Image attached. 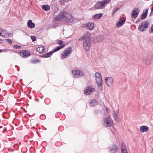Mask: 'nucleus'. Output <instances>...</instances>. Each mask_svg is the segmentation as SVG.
Listing matches in <instances>:
<instances>
[{"mask_svg":"<svg viewBox=\"0 0 153 153\" xmlns=\"http://www.w3.org/2000/svg\"><path fill=\"white\" fill-rule=\"evenodd\" d=\"M90 33H87L85 34L83 36L81 37L79 40V41H82L83 47L84 49L86 51H88L89 50L91 46L90 38Z\"/></svg>","mask_w":153,"mask_h":153,"instance_id":"1","label":"nucleus"},{"mask_svg":"<svg viewBox=\"0 0 153 153\" xmlns=\"http://www.w3.org/2000/svg\"><path fill=\"white\" fill-rule=\"evenodd\" d=\"M102 124L105 127H109L113 126V122L111 117L107 116L102 120Z\"/></svg>","mask_w":153,"mask_h":153,"instance_id":"2","label":"nucleus"},{"mask_svg":"<svg viewBox=\"0 0 153 153\" xmlns=\"http://www.w3.org/2000/svg\"><path fill=\"white\" fill-rule=\"evenodd\" d=\"M63 12L64 13L63 16V21L70 23H72L74 22V19L71 15L65 11H63Z\"/></svg>","mask_w":153,"mask_h":153,"instance_id":"3","label":"nucleus"},{"mask_svg":"<svg viewBox=\"0 0 153 153\" xmlns=\"http://www.w3.org/2000/svg\"><path fill=\"white\" fill-rule=\"evenodd\" d=\"M110 0H104L99 1L96 3V9H102L110 1Z\"/></svg>","mask_w":153,"mask_h":153,"instance_id":"4","label":"nucleus"},{"mask_svg":"<svg viewBox=\"0 0 153 153\" xmlns=\"http://www.w3.org/2000/svg\"><path fill=\"white\" fill-rule=\"evenodd\" d=\"M149 22L146 21L142 22L140 25L139 27V30L141 31H145L148 27Z\"/></svg>","mask_w":153,"mask_h":153,"instance_id":"5","label":"nucleus"},{"mask_svg":"<svg viewBox=\"0 0 153 153\" xmlns=\"http://www.w3.org/2000/svg\"><path fill=\"white\" fill-rule=\"evenodd\" d=\"M73 77L74 78H80L84 75L83 72L79 70H74L72 71Z\"/></svg>","mask_w":153,"mask_h":153,"instance_id":"6","label":"nucleus"},{"mask_svg":"<svg viewBox=\"0 0 153 153\" xmlns=\"http://www.w3.org/2000/svg\"><path fill=\"white\" fill-rule=\"evenodd\" d=\"M72 48H66L64 52L62 54V58H67L68 56L70 55L71 52L72 51Z\"/></svg>","mask_w":153,"mask_h":153,"instance_id":"7","label":"nucleus"},{"mask_svg":"<svg viewBox=\"0 0 153 153\" xmlns=\"http://www.w3.org/2000/svg\"><path fill=\"white\" fill-rule=\"evenodd\" d=\"M140 10L138 8H136L133 9L131 13V17L136 19L138 15Z\"/></svg>","mask_w":153,"mask_h":153,"instance_id":"8","label":"nucleus"},{"mask_svg":"<svg viewBox=\"0 0 153 153\" xmlns=\"http://www.w3.org/2000/svg\"><path fill=\"white\" fill-rule=\"evenodd\" d=\"M94 89L91 86L86 87L84 91L85 94L86 95H89L94 91Z\"/></svg>","mask_w":153,"mask_h":153,"instance_id":"9","label":"nucleus"},{"mask_svg":"<svg viewBox=\"0 0 153 153\" xmlns=\"http://www.w3.org/2000/svg\"><path fill=\"white\" fill-rule=\"evenodd\" d=\"M108 152L110 153H116L118 150V147L115 145L113 144L108 148Z\"/></svg>","mask_w":153,"mask_h":153,"instance_id":"10","label":"nucleus"},{"mask_svg":"<svg viewBox=\"0 0 153 153\" xmlns=\"http://www.w3.org/2000/svg\"><path fill=\"white\" fill-rule=\"evenodd\" d=\"M105 80L107 85L110 87H112L113 80L111 77H108L105 79Z\"/></svg>","mask_w":153,"mask_h":153,"instance_id":"11","label":"nucleus"},{"mask_svg":"<svg viewBox=\"0 0 153 153\" xmlns=\"http://www.w3.org/2000/svg\"><path fill=\"white\" fill-rule=\"evenodd\" d=\"M153 61V55H148L146 59L145 64L147 65H150Z\"/></svg>","mask_w":153,"mask_h":153,"instance_id":"12","label":"nucleus"},{"mask_svg":"<svg viewBox=\"0 0 153 153\" xmlns=\"http://www.w3.org/2000/svg\"><path fill=\"white\" fill-rule=\"evenodd\" d=\"M64 13L63 11H62L59 13L57 15L56 17V19L58 20H61L62 21H63V16Z\"/></svg>","mask_w":153,"mask_h":153,"instance_id":"13","label":"nucleus"},{"mask_svg":"<svg viewBox=\"0 0 153 153\" xmlns=\"http://www.w3.org/2000/svg\"><path fill=\"white\" fill-rule=\"evenodd\" d=\"M30 53L28 51L26 50L21 51L20 53V56L24 58L29 56L30 55Z\"/></svg>","mask_w":153,"mask_h":153,"instance_id":"14","label":"nucleus"},{"mask_svg":"<svg viewBox=\"0 0 153 153\" xmlns=\"http://www.w3.org/2000/svg\"><path fill=\"white\" fill-rule=\"evenodd\" d=\"M126 19L123 17H121L119 19L118 22H117V25L119 27L121 26L124 24L125 22Z\"/></svg>","mask_w":153,"mask_h":153,"instance_id":"15","label":"nucleus"},{"mask_svg":"<svg viewBox=\"0 0 153 153\" xmlns=\"http://www.w3.org/2000/svg\"><path fill=\"white\" fill-rule=\"evenodd\" d=\"M8 33L5 30H2L0 29V35L4 37H7L8 36Z\"/></svg>","mask_w":153,"mask_h":153,"instance_id":"16","label":"nucleus"},{"mask_svg":"<svg viewBox=\"0 0 153 153\" xmlns=\"http://www.w3.org/2000/svg\"><path fill=\"white\" fill-rule=\"evenodd\" d=\"M102 82V80H98L96 79V83L97 84V86L98 89L101 91H102L103 89Z\"/></svg>","mask_w":153,"mask_h":153,"instance_id":"17","label":"nucleus"},{"mask_svg":"<svg viewBox=\"0 0 153 153\" xmlns=\"http://www.w3.org/2000/svg\"><path fill=\"white\" fill-rule=\"evenodd\" d=\"M149 128L146 126H142L140 127V130L142 132H144L148 131Z\"/></svg>","mask_w":153,"mask_h":153,"instance_id":"18","label":"nucleus"},{"mask_svg":"<svg viewBox=\"0 0 153 153\" xmlns=\"http://www.w3.org/2000/svg\"><path fill=\"white\" fill-rule=\"evenodd\" d=\"M148 12V9H146V10H143V13L141 15V18L142 20L145 19L147 16Z\"/></svg>","mask_w":153,"mask_h":153,"instance_id":"19","label":"nucleus"},{"mask_svg":"<svg viewBox=\"0 0 153 153\" xmlns=\"http://www.w3.org/2000/svg\"><path fill=\"white\" fill-rule=\"evenodd\" d=\"M86 26L90 30H92L94 27V24L92 22H90L86 25Z\"/></svg>","mask_w":153,"mask_h":153,"instance_id":"20","label":"nucleus"},{"mask_svg":"<svg viewBox=\"0 0 153 153\" xmlns=\"http://www.w3.org/2000/svg\"><path fill=\"white\" fill-rule=\"evenodd\" d=\"M27 25L28 27L30 28H33L35 27V24L33 23L31 20H29L27 22Z\"/></svg>","mask_w":153,"mask_h":153,"instance_id":"21","label":"nucleus"},{"mask_svg":"<svg viewBox=\"0 0 153 153\" xmlns=\"http://www.w3.org/2000/svg\"><path fill=\"white\" fill-rule=\"evenodd\" d=\"M65 46V45L62 44L60 46H58L57 47H56V48H55L52 51L53 53L56 52L58 51H59V50L61 49L62 48Z\"/></svg>","mask_w":153,"mask_h":153,"instance_id":"22","label":"nucleus"},{"mask_svg":"<svg viewBox=\"0 0 153 153\" xmlns=\"http://www.w3.org/2000/svg\"><path fill=\"white\" fill-rule=\"evenodd\" d=\"M44 49L45 48L43 46L38 47L36 49L37 51L40 53H42L44 51Z\"/></svg>","mask_w":153,"mask_h":153,"instance_id":"23","label":"nucleus"},{"mask_svg":"<svg viewBox=\"0 0 153 153\" xmlns=\"http://www.w3.org/2000/svg\"><path fill=\"white\" fill-rule=\"evenodd\" d=\"M53 53H54L53 52V51H52L44 55L43 56V57L44 58H48L49 57L51 56V55Z\"/></svg>","mask_w":153,"mask_h":153,"instance_id":"24","label":"nucleus"},{"mask_svg":"<svg viewBox=\"0 0 153 153\" xmlns=\"http://www.w3.org/2000/svg\"><path fill=\"white\" fill-rule=\"evenodd\" d=\"M42 8L44 10L48 11L50 9V7L48 5H43Z\"/></svg>","mask_w":153,"mask_h":153,"instance_id":"25","label":"nucleus"},{"mask_svg":"<svg viewBox=\"0 0 153 153\" xmlns=\"http://www.w3.org/2000/svg\"><path fill=\"white\" fill-rule=\"evenodd\" d=\"M96 79L98 80H102L101 74L99 73L96 72Z\"/></svg>","mask_w":153,"mask_h":153,"instance_id":"26","label":"nucleus"},{"mask_svg":"<svg viewBox=\"0 0 153 153\" xmlns=\"http://www.w3.org/2000/svg\"><path fill=\"white\" fill-rule=\"evenodd\" d=\"M89 105L91 107L94 106L96 105V100H91L89 103Z\"/></svg>","mask_w":153,"mask_h":153,"instance_id":"27","label":"nucleus"},{"mask_svg":"<svg viewBox=\"0 0 153 153\" xmlns=\"http://www.w3.org/2000/svg\"><path fill=\"white\" fill-rule=\"evenodd\" d=\"M103 37L104 36L103 35H100L97 38H96L97 41L99 42L102 40L103 38Z\"/></svg>","mask_w":153,"mask_h":153,"instance_id":"28","label":"nucleus"},{"mask_svg":"<svg viewBox=\"0 0 153 153\" xmlns=\"http://www.w3.org/2000/svg\"><path fill=\"white\" fill-rule=\"evenodd\" d=\"M118 112H116L113 114V116L114 117V118L115 120H117L118 119Z\"/></svg>","mask_w":153,"mask_h":153,"instance_id":"29","label":"nucleus"},{"mask_svg":"<svg viewBox=\"0 0 153 153\" xmlns=\"http://www.w3.org/2000/svg\"><path fill=\"white\" fill-rule=\"evenodd\" d=\"M102 16V13H99L96 14V19H100Z\"/></svg>","mask_w":153,"mask_h":153,"instance_id":"30","label":"nucleus"},{"mask_svg":"<svg viewBox=\"0 0 153 153\" xmlns=\"http://www.w3.org/2000/svg\"><path fill=\"white\" fill-rule=\"evenodd\" d=\"M31 38L33 42L35 41L36 40V38L35 36H31Z\"/></svg>","mask_w":153,"mask_h":153,"instance_id":"31","label":"nucleus"},{"mask_svg":"<svg viewBox=\"0 0 153 153\" xmlns=\"http://www.w3.org/2000/svg\"><path fill=\"white\" fill-rule=\"evenodd\" d=\"M5 40L7 42L9 43L10 44H11L12 43V42L10 39H5Z\"/></svg>","mask_w":153,"mask_h":153,"instance_id":"32","label":"nucleus"},{"mask_svg":"<svg viewBox=\"0 0 153 153\" xmlns=\"http://www.w3.org/2000/svg\"><path fill=\"white\" fill-rule=\"evenodd\" d=\"M119 9L118 8L115 7L113 10V14H114L115 13H116L117 10Z\"/></svg>","mask_w":153,"mask_h":153,"instance_id":"33","label":"nucleus"},{"mask_svg":"<svg viewBox=\"0 0 153 153\" xmlns=\"http://www.w3.org/2000/svg\"><path fill=\"white\" fill-rule=\"evenodd\" d=\"M121 151L122 153H127L126 149H125L124 148H122Z\"/></svg>","mask_w":153,"mask_h":153,"instance_id":"34","label":"nucleus"},{"mask_svg":"<svg viewBox=\"0 0 153 153\" xmlns=\"http://www.w3.org/2000/svg\"><path fill=\"white\" fill-rule=\"evenodd\" d=\"M21 47L18 45H16L14 46V48L16 49H19Z\"/></svg>","mask_w":153,"mask_h":153,"instance_id":"35","label":"nucleus"},{"mask_svg":"<svg viewBox=\"0 0 153 153\" xmlns=\"http://www.w3.org/2000/svg\"><path fill=\"white\" fill-rule=\"evenodd\" d=\"M57 42L58 44H59L61 45L62 44V40H59Z\"/></svg>","mask_w":153,"mask_h":153,"instance_id":"36","label":"nucleus"},{"mask_svg":"<svg viewBox=\"0 0 153 153\" xmlns=\"http://www.w3.org/2000/svg\"><path fill=\"white\" fill-rule=\"evenodd\" d=\"M153 14V7H152L151 12L150 13V15L151 16V15Z\"/></svg>","mask_w":153,"mask_h":153,"instance_id":"37","label":"nucleus"},{"mask_svg":"<svg viewBox=\"0 0 153 153\" xmlns=\"http://www.w3.org/2000/svg\"><path fill=\"white\" fill-rule=\"evenodd\" d=\"M3 42V40L0 39V43Z\"/></svg>","mask_w":153,"mask_h":153,"instance_id":"38","label":"nucleus"},{"mask_svg":"<svg viewBox=\"0 0 153 153\" xmlns=\"http://www.w3.org/2000/svg\"><path fill=\"white\" fill-rule=\"evenodd\" d=\"M151 29L152 32H153V24L151 27Z\"/></svg>","mask_w":153,"mask_h":153,"instance_id":"39","label":"nucleus"},{"mask_svg":"<svg viewBox=\"0 0 153 153\" xmlns=\"http://www.w3.org/2000/svg\"><path fill=\"white\" fill-rule=\"evenodd\" d=\"M38 61H39V60H34V62H33L36 63Z\"/></svg>","mask_w":153,"mask_h":153,"instance_id":"40","label":"nucleus"},{"mask_svg":"<svg viewBox=\"0 0 153 153\" xmlns=\"http://www.w3.org/2000/svg\"><path fill=\"white\" fill-rule=\"evenodd\" d=\"M93 18L94 19L96 18V15H94Z\"/></svg>","mask_w":153,"mask_h":153,"instance_id":"41","label":"nucleus"},{"mask_svg":"<svg viewBox=\"0 0 153 153\" xmlns=\"http://www.w3.org/2000/svg\"><path fill=\"white\" fill-rule=\"evenodd\" d=\"M2 51V50H0V52H1Z\"/></svg>","mask_w":153,"mask_h":153,"instance_id":"42","label":"nucleus"},{"mask_svg":"<svg viewBox=\"0 0 153 153\" xmlns=\"http://www.w3.org/2000/svg\"><path fill=\"white\" fill-rule=\"evenodd\" d=\"M22 80V79H20V81H21Z\"/></svg>","mask_w":153,"mask_h":153,"instance_id":"43","label":"nucleus"},{"mask_svg":"<svg viewBox=\"0 0 153 153\" xmlns=\"http://www.w3.org/2000/svg\"><path fill=\"white\" fill-rule=\"evenodd\" d=\"M94 75H95V76L96 77V73Z\"/></svg>","mask_w":153,"mask_h":153,"instance_id":"44","label":"nucleus"},{"mask_svg":"<svg viewBox=\"0 0 153 153\" xmlns=\"http://www.w3.org/2000/svg\"><path fill=\"white\" fill-rule=\"evenodd\" d=\"M19 69H18V71H19Z\"/></svg>","mask_w":153,"mask_h":153,"instance_id":"45","label":"nucleus"}]
</instances>
